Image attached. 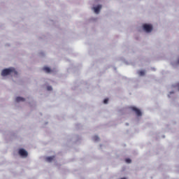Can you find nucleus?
<instances>
[{"instance_id": "1", "label": "nucleus", "mask_w": 179, "mask_h": 179, "mask_svg": "<svg viewBox=\"0 0 179 179\" xmlns=\"http://www.w3.org/2000/svg\"><path fill=\"white\" fill-rule=\"evenodd\" d=\"M10 73L17 75V71H16L13 68L6 69L1 71V76H8V75H10Z\"/></svg>"}, {"instance_id": "2", "label": "nucleus", "mask_w": 179, "mask_h": 179, "mask_svg": "<svg viewBox=\"0 0 179 179\" xmlns=\"http://www.w3.org/2000/svg\"><path fill=\"white\" fill-rule=\"evenodd\" d=\"M143 29L147 33H150V31H152V30H153V27H152V25H150V24H144L143 25Z\"/></svg>"}, {"instance_id": "3", "label": "nucleus", "mask_w": 179, "mask_h": 179, "mask_svg": "<svg viewBox=\"0 0 179 179\" xmlns=\"http://www.w3.org/2000/svg\"><path fill=\"white\" fill-rule=\"evenodd\" d=\"M131 110L134 111L138 117H141L142 115V112L136 107H131Z\"/></svg>"}, {"instance_id": "4", "label": "nucleus", "mask_w": 179, "mask_h": 179, "mask_svg": "<svg viewBox=\"0 0 179 179\" xmlns=\"http://www.w3.org/2000/svg\"><path fill=\"white\" fill-rule=\"evenodd\" d=\"M19 155L22 156V157H27L28 153L27 151H26L24 149H20Z\"/></svg>"}, {"instance_id": "5", "label": "nucleus", "mask_w": 179, "mask_h": 179, "mask_svg": "<svg viewBox=\"0 0 179 179\" xmlns=\"http://www.w3.org/2000/svg\"><path fill=\"white\" fill-rule=\"evenodd\" d=\"M101 9V5H99L96 7H94V13H99Z\"/></svg>"}, {"instance_id": "6", "label": "nucleus", "mask_w": 179, "mask_h": 179, "mask_svg": "<svg viewBox=\"0 0 179 179\" xmlns=\"http://www.w3.org/2000/svg\"><path fill=\"white\" fill-rule=\"evenodd\" d=\"M54 159H55V156L48 157H46V161H48L49 163H51V162L53 161Z\"/></svg>"}, {"instance_id": "7", "label": "nucleus", "mask_w": 179, "mask_h": 179, "mask_svg": "<svg viewBox=\"0 0 179 179\" xmlns=\"http://www.w3.org/2000/svg\"><path fill=\"white\" fill-rule=\"evenodd\" d=\"M43 70L45 71L46 73H50V72H51V69H50L49 67H44Z\"/></svg>"}, {"instance_id": "8", "label": "nucleus", "mask_w": 179, "mask_h": 179, "mask_svg": "<svg viewBox=\"0 0 179 179\" xmlns=\"http://www.w3.org/2000/svg\"><path fill=\"white\" fill-rule=\"evenodd\" d=\"M15 101H17V103H19V101H24V98H22L20 96H17L16 99H15Z\"/></svg>"}, {"instance_id": "9", "label": "nucleus", "mask_w": 179, "mask_h": 179, "mask_svg": "<svg viewBox=\"0 0 179 179\" xmlns=\"http://www.w3.org/2000/svg\"><path fill=\"white\" fill-rule=\"evenodd\" d=\"M138 75L140 76H145V71H138Z\"/></svg>"}, {"instance_id": "10", "label": "nucleus", "mask_w": 179, "mask_h": 179, "mask_svg": "<svg viewBox=\"0 0 179 179\" xmlns=\"http://www.w3.org/2000/svg\"><path fill=\"white\" fill-rule=\"evenodd\" d=\"M93 139L95 142H97L98 141H100V138H99V136H94Z\"/></svg>"}, {"instance_id": "11", "label": "nucleus", "mask_w": 179, "mask_h": 179, "mask_svg": "<svg viewBox=\"0 0 179 179\" xmlns=\"http://www.w3.org/2000/svg\"><path fill=\"white\" fill-rule=\"evenodd\" d=\"M103 103H104V104H107V103H108V99H105L103 100Z\"/></svg>"}, {"instance_id": "12", "label": "nucleus", "mask_w": 179, "mask_h": 179, "mask_svg": "<svg viewBox=\"0 0 179 179\" xmlns=\"http://www.w3.org/2000/svg\"><path fill=\"white\" fill-rule=\"evenodd\" d=\"M126 163H131V159H125Z\"/></svg>"}, {"instance_id": "13", "label": "nucleus", "mask_w": 179, "mask_h": 179, "mask_svg": "<svg viewBox=\"0 0 179 179\" xmlns=\"http://www.w3.org/2000/svg\"><path fill=\"white\" fill-rule=\"evenodd\" d=\"M47 89H48V90H52V87H51V86H49V87H47Z\"/></svg>"}, {"instance_id": "14", "label": "nucleus", "mask_w": 179, "mask_h": 179, "mask_svg": "<svg viewBox=\"0 0 179 179\" xmlns=\"http://www.w3.org/2000/svg\"><path fill=\"white\" fill-rule=\"evenodd\" d=\"M178 64H179V59L178 60Z\"/></svg>"}, {"instance_id": "15", "label": "nucleus", "mask_w": 179, "mask_h": 179, "mask_svg": "<svg viewBox=\"0 0 179 179\" xmlns=\"http://www.w3.org/2000/svg\"><path fill=\"white\" fill-rule=\"evenodd\" d=\"M122 179H127V178H122Z\"/></svg>"}]
</instances>
